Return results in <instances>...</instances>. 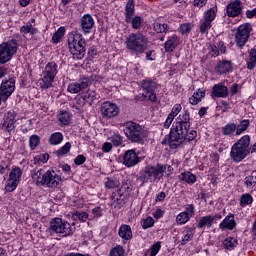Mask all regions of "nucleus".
<instances>
[{"label":"nucleus","instance_id":"nucleus-10","mask_svg":"<svg viewBox=\"0 0 256 256\" xmlns=\"http://www.w3.org/2000/svg\"><path fill=\"white\" fill-rule=\"evenodd\" d=\"M19 45L17 40L12 39L0 44V65H5L13 59V55L17 53Z\"/></svg>","mask_w":256,"mask_h":256},{"label":"nucleus","instance_id":"nucleus-54","mask_svg":"<svg viewBox=\"0 0 256 256\" xmlns=\"http://www.w3.org/2000/svg\"><path fill=\"white\" fill-rule=\"evenodd\" d=\"M193 29L192 23H183L180 25V33H189Z\"/></svg>","mask_w":256,"mask_h":256},{"label":"nucleus","instance_id":"nucleus-11","mask_svg":"<svg viewBox=\"0 0 256 256\" xmlns=\"http://www.w3.org/2000/svg\"><path fill=\"white\" fill-rule=\"evenodd\" d=\"M17 113L15 111L10 110L4 114L3 119L0 123V129L5 131V133H15V129H17Z\"/></svg>","mask_w":256,"mask_h":256},{"label":"nucleus","instance_id":"nucleus-60","mask_svg":"<svg viewBox=\"0 0 256 256\" xmlns=\"http://www.w3.org/2000/svg\"><path fill=\"white\" fill-rule=\"evenodd\" d=\"M154 219H162L163 215H165V212L161 210L160 208H157L155 212H153Z\"/></svg>","mask_w":256,"mask_h":256},{"label":"nucleus","instance_id":"nucleus-6","mask_svg":"<svg viewBox=\"0 0 256 256\" xmlns=\"http://www.w3.org/2000/svg\"><path fill=\"white\" fill-rule=\"evenodd\" d=\"M126 49L132 53H136V55L145 53L147 49V37L141 33L130 34L126 38Z\"/></svg>","mask_w":256,"mask_h":256},{"label":"nucleus","instance_id":"nucleus-62","mask_svg":"<svg viewBox=\"0 0 256 256\" xmlns=\"http://www.w3.org/2000/svg\"><path fill=\"white\" fill-rule=\"evenodd\" d=\"M113 149V144H111L110 142H105L102 146V151L104 153H109V151H111Z\"/></svg>","mask_w":256,"mask_h":256},{"label":"nucleus","instance_id":"nucleus-14","mask_svg":"<svg viewBox=\"0 0 256 256\" xmlns=\"http://www.w3.org/2000/svg\"><path fill=\"white\" fill-rule=\"evenodd\" d=\"M119 106L111 101L103 102L100 105V113L103 119H114L120 113Z\"/></svg>","mask_w":256,"mask_h":256},{"label":"nucleus","instance_id":"nucleus-57","mask_svg":"<svg viewBox=\"0 0 256 256\" xmlns=\"http://www.w3.org/2000/svg\"><path fill=\"white\" fill-rule=\"evenodd\" d=\"M85 161H87V158L83 154L78 155L74 159L75 165H83V163H85Z\"/></svg>","mask_w":256,"mask_h":256},{"label":"nucleus","instance_id":"nucleus-39","mask_svg":"<svg viewBox=\"0 0 256 256\" xmlns=\"http://www.w3.org/2000/svg\"><path fill=\"white\" fill-rule=\"evenodd\" d=\"M176 41H177V36L174 35L172 37V39H169L166 43H165V51L167 53H172V51H175V47H176Z\"/></svg>","mask_w":256,"mask_h":256},{"label":"nucleus","instance_id":"nucleus-49","mask_svg":"<svg viewBox=\"0 0 256 256\" xmlns=\"http://www.w3.org/2000/svg\"><path fill=\"white\" fill-rule=\"evenodd\" d=\"M47 161H49V155L40 154L34 158V163L38 165H41V163H47Z\"/></svg>","mask_w":256,"mask_h":256},{"label":"nucleus","instance_id":"nucleus-33","mask_svg":"<svg viewBox=\"0 0 256 256\" xmlns=\"http://www.w3.org/2000/svg\"><path fill=\"white\" fill-rule=\"evenodd\" d=\"M63 143V133L54 132L49 138L50 145H61Z\"/></svg>","mask_w":256,"mask_h":256},{"label":"nucleus","instance_id":"nucleus-51","mask_svg":"<svg viewBox=\"0 0 256 256\" xmlns=\"http://www.w3.org/2000/svg\"><path fill=\"white\" fill-rule=\"evenodd\" d=\"M154 29H155L156 33H167V31H169L167 24L156 23L154 25Z\"/></svg>","mask_w":256,"mask_h":256},{"label":"nucleus","instance_id":"nucleus-9","mask_svg":"<svg viewBox=\"0 0 256 256\" xmlns=\"http://www.w3.org/2000/svg\"><path fill=\"white\" fill-rule=\"evenodd\" d=\"M59 73V65L55 61L48 62L44 68L43 76L40 79L41 89H51L53 83H55V77Z\"/></svg>","mask_w":256,"mask_h":256},{"label":"nucleus","instance_id":"nucleus-1","mask_svg":"<svg viewBox=\"0 0 256 256\" xmlns=\"http://www.w3.org/2000/svg\"><path fill=\"white\" fill-rule=\"evenodd\" d=\"M191 114L189 110H184L175 120L170 130L168 145L170 149H179L185 141H195L197 131L191 130Z\"/></svg>","mask_w":256,"mask_h":256},{"label":"nucleus","instance_id":"nucleus-47","mask_svg":"<svg viewBox=\"0 0 256 256\" xmlns=\"http://www.w3.org/2000/svg\"><path fill=\"white\" fill-rule=\"evenodd\" d=\"M251 31H253V26L251 23H244L237 29V33H251Z\"/></svg>","mask_w":256,"mask_h":256},{"label":"nucleus","instance_id":"nucleus-16","mask_svg":"<svg viewBox=\"0 0 256 256\" xmlns=\"http://www.w3.org/2000/svg\"><path fill=\"white\" fill-rule=\"evenodd\" d=\"M212 99H227L229 97V88L223 83L215 84L211 91Z\"/></svg>","mask_w":256,"mask_h":256},{"label":"nucleus","instance_id":"nucleus-37","mask_svg":"<svg viewBox=\"0 0 256 256\" xmlns=\"http://www.w3.org/2000/svg\"><path fill=\"white\" fill-rule=\"evenodd\" d=\"M21 175H23V172H21V168L16 167L10 172L9 179H12V181H16L19 183V181H21Z\"/></svg>","mask_w":256,"mask_h":256},{"label":"nucleus","instance_id":"nucleus-63","mask_svg":"<svg viewBox=\"0 0 256 256\" xmlns=\"http://www.w3.org/2000/svg\"><path fill=\"white\" fill-rule=\"evenodd\" d=\"M88 55L89 57H91L92 59H95V57H97V48L95 47H90L88 50Z\"/></svg>","mask_w":256,"mask_h":256},{"label":"nucleus","instance_id":"nucleus-29","mask_svg":"<svg viewBox=\"0 0 256 256\" xmlns=\"http://www.w3.org/2000/svg\"><path fill=\"white\" fill-rule=\"evenodd\" d=\"M236 45L243 49L245 47V43L249 41V33H236L235 35Z\"/></svg>","mask_w":256,"mask_h":256},{"label":"nucleus","instance_id":"nucleus-52","mask_svg":"<svg viewBox=\"0 0 256 256\" xmlns=\"http://www.w3.org/2000/svg\"><path fill=\"white\" fill-rule=\"evenodd\" d=\"M183 213H186V215L191 219V217L195 215V205L187 204Z\"/></svg>","mask_w":256,"mask_h":256},{"label":"nucleus","instance_id":"nucleus-22","mask_svg":"<svg viewBox=\"0 0 256 256\" xmlns=\"http://www.w3.org/2000/svg\"><path fill=\"white\" fill-rule=\"evenodd\" d=\"M87 87H89V80H80L79 82L70 83L67 91L68 93L77 95V93H81V91L87 89Z\"/></svg>","mask_w":256,"mask_h":256},{"label":"nucleus","instance_id":"nucleus-23","mask_svg":"<svg viewBox=\"0 0 256 256\" xmlns=\"http://www.w3.org/2000/svg\"><path fill=\"white\" fill-rule=\"evenodd\" d=\"M241 11V2L239 0H235L227 6L228 17H238V15H241Z\"/></svg>","mask_w":256,"mask_h":256},{"label":"nucleus","instance_id":"nucleus-58","mask_svg":"<svg viewBox=\"0 0 256 256\" xmlns=\"http://www.w3.org/2000/svg\"><path fill=\"white\" fill-rule=\"evenodd\" d=\"M205 89H201L199 88L193 95L197 97V99H200V101H202L203 99H205Z\"/></svg>","mask_w":256,"mask_h":256},{"label":"nucleus","instance_id":"nucleus-15","mask_svg":"<svg viewBox=\"0 0 256 256\" xmlns=\"http://www.w3.org/2000/svg\"><path fill=\"white\" fill-rule=\"evenodd\" d=\"M223 216L221 214L206 215L199 219L197 227L198 229H211L213 227V223H217V221L221 220Z\"/></svg>","mask_w":256,"mask_h":256},{"label":"nucleus","instance_id":"nucleus-35","mask_svg":"<svg viewBox=\"0 0 256 256\" xmlns=\"http://www.w3.org/2000/svg\"><path fill=\"white\" fill-rule=\"evenodd\" d=\"M39 143H41V137H39V135L34 134V135L30 136L29 147H30L31 151H35V149H37V147H39Z\"/></svg>","mask_w":256,"mask_h":256},{"label":"nucleus","instance_id":"nucleus-48","mask_svg":"<svg viewBox=\"0 0 256 256\" xmlns=\"http://www.w3.org/2000/svg\"><path fill=\"white\" fill-rule=\"evenodd\" d=\"M83 101H85V103H89V105H91L93 103V101H95V92H86L83 96Z\"/></svg>","mask_w":256,"mask_h":256},{"label":"nucleus","instance_id":"nucleus-41","mask_svg":"<svg viewBox=\"0 0 256 256\" xmlns=\"http://www.w3.org/2000/svg\"><path fill=\"white\" fill-rule=\"evenodd\" d=\"M17 185H19V182H17V180H12L11 178H9L5 185V191H7L8 193H13V191L17 189Z\"/></svg>","mask_w":256,"mask_h":256},{"label":"nucleus","instance_id":"nucleus-26","mask_svg":"<svg viewBox=\"0 0 256 256\" xmlns=\"http://www.w3.org/2000/svg\"><path fill=\"white\" fill-rule=\"evenodd\" d=\"M93 25H95V20L91 15L87 14L81 18V27L84 33H89V29H93Z\"/></svg>","mask_w":256,"mask_h":256},{"label":"nucleus","instance_id":"nucleus-53","mask_svg":"<svg viewBox=\"0 0 256 256\" xmlns=\"http://www.w3.org/2000/svg\"><path fill=\"white\" fill-rule=\"evenodd\" d=\"M106 189H115V187H119V181L116 179H108V181L105 182Z\"/></svg>","mask_w":256,"mask_h":256},{"label":"nucleus","instance_id":"nucleus-61","mask_svg":"<svg viewBox=\"0 0 256 256\" xmlns=\"http://www.w3.org/2000/svg\"><path fill=\"white\" fill-rule=\"evenodd\" d=\"M93 217L99 219V217L103 216V212L101 211V207H95L92 209Z\"/></svg>","mask_w":256,"mask_h":256},{"label":"nucleus","instance_id":"nucleus-21","mask_svg":"<svg viewBox=\"0 0 256 256\" xmlns=\"http://www.w3.org/2000/svg\"><path fill=\"white\" fill-rule=\"evenodd\" d=\"M0 91L4 94L6 99H9V97H11L15 91V79L10 78L9 80L2 81Z\"/></svg>","mask_w":256,"mask_h":256},{"label":"nucleus","instance_id":"nucleus-7","mask_svg":"<svg viewBox=\"0 0 256 256\" xmlns=\"http://www.w3.org/2000/svg\"><path fill=\"white\" fill-rule=\"evenodd\" d=\"M68 45L74 59L81 60L85 57V47H87V44L80 33L71 34L68 39Z\"/></svg>","mask_w":256,"mask_h":256},{"label":"nucleus","instance_id":"nucleus-4","mask_svg":"<svg viewBox=\"0 0 256 256\" xmlns=\"http://www.w3.org/2000/svg\"><path fill=\"white\" fill-rule=\"evenodd\" d=\"M32 179L36 181L37 185H42V187H48L49 189H57L62 181L61 175L54 170L43 172V169L35 170Z\"/></svg>","mask_w":256,"mask_h":256},{"label":"nucleus","instance_id":"nucleus-44","mask_svg":"<svg viewBox=\"0 0 256 256\" xmlns=\"http://www.w3.org/2000/svg\"><path fill=\"white\" fill-rule=\"evenodd\" d=\"M109 140L114 145V147L123 145V137L119 133H114L112 136H110Z\"/></svg>","mask_w":256,"mask_h":256},{"label":"nucleus","instance_id":"nucleus-8","mask_svg":"<svg viewBox=\"0 0 256 256\" xmlns=\"http://www.w3.org/2000/svg\"><path fill=\"white\" fill-rule=\"evenodd\" d=\"M50 235H58V237H70L73 235V227L67 221L61 218H53L48 228Z\"/></svg>","mask_w":256,"mask_h":256},{"label":"nucleus","instance_id":"nucleus-18","mask_svg":"<svg viewBox=\"0 0 256 256\" xmlns=\"http://www.w3.org/2000/svg\"><path fill=\"white\" fill-rule=\"evenodd\" d=\"M214 71L217 75H227L233 71V62L229 60H221L215 66Z\"/></svg>","mask_w":256,"mask_h":256},{"label":"nucleus","instance_id":"nucleus-36","mask_svg":"<svg viewBox=\"0 0 256 256\" xmlns=\"http://www.w3.org/2000/svg\"><path fill=\"white\" fill-rule=\"evenodd\" d=\"M140 225L142 229H151V227L155 225V219H153L151 216H148L140 221Z\"/></svg>","mask_w":256,"mask_h":256},{"label":"nucleus","instance_id":"nucleus-19","mask_svg":"<svg viewBox=\"0 0 256 256\" xmlns=\"http://www.w3.org/2000/svg\"><path fill=\"white\" fill-rule=\"evenodd\" d=\"M215 17H216L215 10L213 8H210L205 13L204 21L200 25L201 33H206V31H209V29H211V22L215 20Z\"/></svg>","mask_w":256,"mask_h":256},{"label":"nucleus","instance_id":"nucleus-20","mask_svg":"<svg viewBox=\"0 0 256 256\" xmlns=\"http://www.w3.org/2000/svg\"><path fill=\"white\" fill-rule=\"evenodd\" d=\"M235 227H237V222L235 221V215L233 213H229L219 224V229L221 231H233Z\"/></svg>","mask_w":256,"mask_h":256},{"label":"nucleus","instance_id":"nucleus-46","mask_svg":"<svg viewBox=\"0 0 256 256\" xmlns=\"http://www.w3.org/2000/svg\"><path fill=\"white\" fill-rule=\"evenodd\" d=\"M71 151V143L66 142L65 145H63L60 149L56 151V155L58 157H63V155H67Z\"/></svg>","mask_w":256,"mask_h":256},{"label":"nucleus","instance_id":"nucleus-31","mask_svg":"<svg viewBox=\"0 0 256 256\" xmlns=\"http://www.w3.org/2000/svg\"><path fill=\"white\" fill-rule=\"evenodd\" d=\"M251 125V121L245 119L241 120L239 125L236 124V136L243 135L247 129H249V126Z\"/></svg>","mask_w":256,"mask_h":256},{"label":"nucleus","instance_id":"nucleus-56","mask_svg":"<svg viewBox=\"0 0 256 256\" xmlns=\"http://www.w3.org/2000/svg\"><path fill=\"white\" fill-rule=\"evenodd\" d=\"M208 49L210 57H219V48L217 46L210 45Z\"/></svg>","mask_w":256,"mask_h":256},{"label":"nucleus","instance_id":"nucleus-25","mask_svg":"<svg viewBox=\"0 0 256 256\" xmlns=\"http://www.w3.org/2000/svg\"><path fill=\"white\" fill-rule=\"evenodd\" d=\"M221 133L224 137H235L237 135V124L229 122L221 128Z\"/></svg>","mask_w":256,"mask_h":256},{"label":"nucleus","instance_id":"nucleus-38","mask_svg":"<svg viewBox=\"0 0 256 256\" xmlns=\"http://www.w3.org/2000/svg\"><path fill=\"white\" fill-rule=\"evenodd\" d=\"M191 221V217L187 215V213L181 212L176 216L177 225H185V223H189Z\"/></svg>","mask_w":256,"mask_h":256},{"label":"nucleus","instance_id":"nucleus-24","mask_svg":"<svg viewBox=\"0 0 256 256\" xmlns=\"http://www.w3.org/2000/svg\"><path fill=\"white\" fill-rule=\"evenodd\" d=\"M118 235L124 241H131V239H133V231L131 230V226L122 224L118 230Z\"/></svg>","mask_w":256,"mask_h":256},{"label":"nucleus","instance_id":"nucleus-30","mask_svg":"<svg viewBox=\"0 0 256 256\" xmlns=\"http://www.w3.org/2000/svg\"><path fill=\"white\" fill-rule=\"evenodd\" d=\"M73 115H71L68 111H61L57 119L61 123V125H70L71 124V118Z\"/></svg>","mask_w":256,"mask_h":256},{"label":"nucleus","instance_id":"nucleus-34","mask_svg":"<svg viewBox=\"0 0 256 256\" xmlns=\"http://www.w3.org/2000/svg\"><path fill=\"white\" fill-rule=\"evenodd\" d=\"M244 185L247 189H253L256 187V175L255 172H252L251 175H248L244 179Z\"/></svg>","mask_w":256,"mask_h":256},{"label":"nucleus","instance_id":"nucleus-55","mask_svg":"<svg viewBox=\"0 0 256 256\" xmlns=\"http://www.w3.org/2000/svg\"><path fill=\"white\" fill-rule=\"evenodd\" d=\"M21 33H35L37 31L35 27H33V24H27L26 26L21 27Z\"/></svg>","mask_w":256,"mask_h":256},{"label":"nucleus","instance_id":"nucleus-50","mask_svg":"<svg viewBox=\"0 0 256 256\" xmlns=\"http://www.w3.org/2000/svg\"><path fill=\"white\" fill-rule=\"evenodd\" d=\"M159 251H161V242H156L150 248V256H157Z\"/></svg>","mask_w":256,"mask_h":256},{"label":"nucleus","instance_id":"nucleus-43","mask_svg":"<svg viewBox=\"0 0 256 256\" xmlns=\"http://www.w3.org/2000/svg\"><path fill=\"white\" fill-rule=\"evenodd\" d=\"M74 219L80 221L81 223H85L87 219H89V214L85 211H76L73 214Z\"/></svg>","mask_w":256,"mask_h":256},{"label":"nucleus","instance_id":"nucleus-27","mask_svg":"<svg viewBox=\"0 0 256 256\" xmlns=\"http://www.w3.org/2000/svg\"><path fill=\"white\" fill-rule=\"evenodd\" d=\"M179 181H183L184 183H187L188 185H193L194 183H197V176L189 171L182 172L178 176Z\"/></svg>","mask_w":256,"mask_h":256},{"label":"nucleus","instance_id":"nucleus-12","mask_svg":"<svg viewBox=\"0 0 256 256\" xmlns=\"http://www.w3.org/2000/svg\"><path fill=\"white\" fill-rule=\"evenodd\" d=\"M135 15V0H128L125 7V21L126 23H132L133 29H139L141 27V17Z\"/></svg>","mask_w":256,"mask_h":256},{"label":"nucleus","instance_id":"nucleus-3","mask_svg":"<svg viewBox=\"0 0 256 256\" xmlns=\"http://www.w3.org/2000/svg\"><path fill=\"white\" fill-rule=\"evenodd\" d=\"M167 169H171L169 164L157 163L156 165H148L140 171L138 181L141 183H155V181H161Z\"/></svg>","mask_w":256,"mask_h":256},{"label":"nucleus","instance_id":"nucleus-40","mask_svg":"<svg viewBox=\"0 0 256 256\" xmlns=\"http://www.w3.org/2000/svg\"><path fill=\"white\" fill-rule=\"evenodd\" d=\"M253 203V196L251 194H242L240 198V207H247Z\"/></svg>","mask_w":256,"mask_h":256},{"label":"nucleus","instance_id":"nucleus-42","mask_svg":"<svg viewBox=\"0 0 256 256\" xmlns=\"http://www.w3.org/2000/svg\"><path fill=\"white\" fill-rule=\"evenodd\" d=\"M109 256H125V248L121 245H116L110 250Z\"/></svg>","mask_w":256,"mask_h":256},{"label":"nucleus","instance_id":"nucleus-32","mask_svg":"<svg viewBox=\"0 0 256 256\" xmlns=\"http://www.w3.org/2000/svg\"><path fill=\"white\" fill-rule=\"evenodd\" d=\"M254 67H256V49L252 48L249 51V56L247 60V69L251 71L253 70Z\"/></svg>","mask_w":256,"mask_h":256},{"label":"nucleus","instance_id":"nucleus-17","mask_svg":"<svg viewBox=\"0 0 256 256\" xmlns=\"http://www.w3.org/2000/svg\"><path fill=\"white\" fill-rule=\"evenodd\" d=\"M139 163H141V158H139L135 150H128L124 153L123 164L125 167H135Z\"/></svg>","mask_w":256,"mask_h":256},{"label":"nucleus","instance_id":"nucleus-13","mask_svg":"<svg viewBox=\"0 0 256 256\" xmlns=\"http://www.w3.org/2000/svg\"><path fill=\"white\" fill-rule=\"evenodd\" d=\"M141 88L144 91L143 93L144 99H149V101L157 103V94L155 93V90L157 89V82L149 78H146L142 80Z\"/></svg>","mask_w":256,"mask_h":256},{"label":"nucleus","instance_id":"nucleus-2","mask_svg":"<svg viewBox=\"0 0 256 256\" xmlns=\"http://www.w3.org/2000/svg\"><path fill=\"white\" fill-rule=\"evenodd\" d=\"M256 152V142L251 145V136H242L235 144H233L230 157L234 163H241L247 155Z\"/></svg>","mask_w":256,"mask_h":256},{"label":"nucleus","instance_id":"nucleus-59","mask_svg":"<svg viewBox=\"0 0 256 256\" xmlns=\"http://www.w3.org/2000/svg\"><path fill=\"white\" fill-rule=\"evenodd\" d=\"M63 33H54L52 36V42L57 45V43H61V39H63Z\"/></svg>","mask_w":256,"mask_h":256},{"label":"nucleus","instance_id":"nucleus-5","mask_svg":"<svg viewBox=\"0 0 256 256\" xmlns=\"http://www.w3.org/2000/svg\"><path fill=\"white\" fill-rule=\"evenodd\" d=\"M124 134L132 143H142L147 137V130L137 122L128 121L124 124Z\"/></svg>","mask_w":256,"mask_h":256},{"label":"nucleus","instance_id":"nucleus-64","mask_svg":"<svg viewBox=\"0 0 256 256\" xmlns=\"http://www.w3.org/2000/svg\"><path fill=\"white\" fill-rule=\"evenodd\" d=\"M246 17H247V19H253V17H256V8H254L252 10H247Z\"/></svg>","mask_w":256,"mask_h":256},{"label":"nucleus","instance_id":"nucleus-45","mask_svg":"<svg viewBox=\"0 0 256 256\" xmlns=\"http://www.w3.org/2000/svg\"><path fill=\"white\" fill-rule=\"evenodd\" d=\"M224 247L226 249H235L237 247V238L234 237H228L224 240Z\"/></svg>","mask_w":256,"mask_h":256},{"label":"nucleus","instance_id":"nucleus-28","mask_svg":"<svg viewBox=\"0 0 256 256\" xmlns=\"http://www.w3.org/2000/svg\"><path fill=\"white\" fill-rule=\"evenodd\" d=\"M193 237H195V227H186V230L184 231V236L182 237V240L180 241L181 245H187L189 241H193Z\"/></svg>","mask_w":256,"mask_h":256}]
</instances>
